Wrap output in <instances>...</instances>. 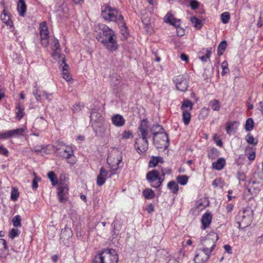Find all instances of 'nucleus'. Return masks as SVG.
Segmentation results:
<instances>
[{"mask_svg": "<svg viewBox=\"0 0 263 263\" xmlns=\"http://www.w3.org/2000/svg\"><path fill=\"white\" fill-rule=\"evenodd\" d=\"M96 38L110 51L117 49L118 44L116 41L114 32L103 24H98L94 26Z\"/></svg>", "mask_w": 263, "mask_h": 263, "instance_id": "obj_1", "label": "nucleus"}, {"mask_svg": "<svg viewBox=\"0 0 263 263\" xmlns=\"http://www.w3.org/2000/svg\"><path fill=\"white\" fill-rule=\"evenodd\" d=\"M138 130L140 134L139 135V137L136 139L134 147L138 153L142 154L147 150L148 147L147 138L149 137V132L146 119H143L141 121Z\"/></svg>", "mask_w": 263, "mask_h": 263, "instance_id": "obj_2", "label": "nucleus"}, {"mask_svg": "<svg viewBox=\"0 0 263 263\" xmlns=\"http://www.w3.org/2000/svg\"><path fill=\"white\" fill-rule=\"evenodd\" d=\"M118 255L114 249H105L97 255L92 263H117Z\"/></svg>", "mask_w": 263, "mask_h": 263, "instance_id": "obj_3", "label": "nucleus"}, {"mask_svg": "<svg viewBox=\"0 0 263 263\" xmlns=\"http://www.w3.org/2000/svg\"><path fill=\"white\" fill-rule=\"evenodd\" d=\"M122 157H120L117 159V162H116L117 165H112L110 167V170L109 172H107L104 167H102L100 170L99 174L97 176V185L99 186H102L103 185L105 182L108 174V177L111 178L112 176L114 175L119 173V167H120L119 165L122 162Z\"/></svg>", "mask_w": 263, "mask_h": 263, "instance_id": "obj_4", "label": "nucleus"}, {"mask_svg": "<svg viewBox=\"0 0 263 263\" xmlns=\"http://www.w3.org/2000/svg\"><path fill=\"white\" fill-rule=\"evenodd\" d=\"M253 218V211L250 207L247 206L240 211L237 217L236 221L239 229H243L249 226Z\"/></svg>", "mask_w": 263, "mask_h": 263, "instance_id": "obj_5", "label": "nucleus"}, {"mask_svg": "<svg viewBox=\"0 0 263 263\" xmlns=\"http://www.w3.org/2000/svg\"><path fill=\"white\" fill-rule=\"evenodd\" d=\"M101 15L105 20L110 21L121 22L123 20V17L117 9L112 8L108 5L104 6V9L102 10Z\"/></svg>", "mask_w": 263, "mask_h": 263, "instance_id": "obj_6", "label": "nucleus"}, {"mask_svg": "<svg viewBox=\"0 0 263 263\" xmlns=\"http://www.w3.org/2000/svg\"><path fill=\"white\" fill-rule=\"evenodd\" d=\"M56 153L60 157L67 160L68 163L73 165L76 163V157L74 155L73 150L70 146H63L56 149Z\"/></svg>", "mask_w": 263, "mask_h": 263, "instance_id": "obj_7", "label": "nucleus"}, {"mask_svg": "<svg viewBox=\"0 0 263 263\" xmlns=\"http://www.w3.org/2000/svg\"><path fill=\"white\" fill-rule=\"evenodd\" d=\"M218 239V235L214 232H211L205 236L201 241L202 249L211 253L215 247V244Z\"/></svg>", "mask_w": 263, "mask_h": 263, "instance_id": "obj_8", "label": "nucleus"}, {"mask_svg": "<svg viewBox=\"0 0 263 263\" xmlns=\"http://www.w3.org/2000/svg\"><path fill=\"white\" fill-rule=\"evenodd\" d=\"M153 143L158 149L166 148L169 145V139L165 132L160 133L157 137H153Z\"/></svg>", "mask_w": 263, "mask_h": 263, "instance_id": "obj_9", "label": "nucleus"}, {"mask_svg": "<svg viewBox=\"0 0 263 263\" xmlns=\"http://www.w3.org/2000/svg\"><path fill=\"white\" fill-rule=\"evenodd\" d=\"M174 82L178 90L185 92L189 87V82L186 78L182 75H179L175 77Z\"/></svg>", "mask_w": 263, "mask_h": 263, "instance_id": "obj_10", "label": "nucleus"}, {"mask_svg": "<svg viewBox=\"0 0 263 263\" xmlns=\"http://www.w3.org/2000/svg\"><path fill=\"white\" fill-rule=\"evenodd\" d=\"M41 43L44 47H47L49 44V31L45 22L40 24Z\"/></svg>", "mask_w": 263, "mask_h": 263, "instance_id": "obj_11", "label": "nucleus"}, {"mask_svg": "<svg viewBox=\"0 0 263 263\" xmlns=\"http://www.w3.org/2000/svg\"><path fill=\"white\" fill-rule=\"evenodd\" d=\"M90 120L91 126L95 129L101 126L103 118L96 109H93L90 116Z\"/></svg>", "mask_w": 263, "mask_h": 263, "instance_id": "obj_12", "label": "nucleus"}, {"mask_svg": "<svg viewBox=\"0 0 263 263\" xmlns=\"http://www.w3.org/2000/svg\"><path fill=\"white\" fill-rule=\"evenodd\" d=\"M25 129L23 128H16L13 130H9L0 133V139H6L8 138L19 137L23 135Z\"/></svg>", "mask_w": 263, "mask_h": 263, "instance_id": "obj_13", "label": "nucleus"}, {"mask_svg": "<svg viewBox=\"0 0 263 263\" xmlns=\"http://www.w3.org/2000/svg\"><path fill=\"white\" fill-rule=\"evenodd\" d=\"M210 255L211 253L200 249L195 256L194 261L196 263H205L209 259Z\"/></svg>", "mask_w": 263, "mask_h": 263, "instance_id": "obj_14", "label": "nucleus"}, {"mask_svg": "<svg viewBox=\"0 0 263 263\" xmlns=\"http://www.w3.org/2000/svg\"><path fill=\"white\" fill-rule=\"evenodd\" d=\"M163 19L164 22L168 23L177 28L180 26V20L175 18L174 15L170 12H168L164 16Z\"/></svg>", "mask_w": 263, "mask_h": 263, "instance_id": "obj_15", "label": "nucleus"}, {"mask_svg": "<svg viewBox=\"0 0 263 263\" xmlns=\"http://www.w3.org/2000/svg\"><path fill=\"white\" fill-rule=\"evenodd\" d=\"M160 175V171L158 170H153L148 172L146 174V179L151 183L152 186V184H155L158 179V176Z\"/></svg>", "mask_w": 263, "mask_h": 263, "instance_id": "obj_16", "label": "nucleus"}, {"mask_svg": "<svg viewBox=\"0 0 263 263\" xmlns=\"http://www.w3.org/2000/svg\"><path fill=\"white\" fill-rule=\"evenodd\" d=\"M161 255L162 257L158 256V259L160 262L162 263H169L173 262V263H180L179 260H177L175 258H170V256L168 255L167 252L164 250L162 251L161 252Z\"/></svg>", "mask_w": 263, "mask_h": 263, "instance_id": "obj_17", "label": "nucleus"}, {"mask_svg": "<svg viewBox=\"0 0 263 263\" xmlns=\"http://www.w3.org/2000/svg\"><path fill=\"white\" fill-rule=\"evenodd\" d=\"M248 185L247 191L250 194H255L259 191V183L255 180H249Z\"/></svg>", "mask_w": 263, "mask_h": 263, "instance_id": "obj_18", "label": "nucleus"}, {"mask_svg": "<svg viewBox=\"0 0 263 263\" xmlns=\"http://www.w3.org/2000/svg\"><path fill=\"white\" fill-rule=\"evenodd\" d=\"M112 123L117 127L123 126L125 123V120L123 116L119 114L114 115L111 118Z\"/></svg>", "mask_w": 263, "mask_h": 263, "instance_id": "obj_19", "label": "nucleus"}, {"mask_svg": "<svg viewBox=\"0 0 263 263\" xmlns=\"http://www.w3.org/2000/svg\"><path fill=\"white\" fill-rule=\"evenodd\" d=\"M8 251L6 241L4 239H0V258H6L8 255Z\"/></svg>", "mask_w": 263, "mask_h": 263, "instance_id": "obj_20", "label": "nucleus"}, {"mask_svg": "<svg viewBox=\"0 0 263 263\" xmlns=\"http://www.w3.org/2000/svg\"><path fill=\"white\" fill-rule=\"evenodd\" d=\"M212 219V215L210 213H205L202 215L201 218V222L204 229L210 226L211 223Z\"/></svg>", "mask_w": 263, "mask_h": 263, "instance_id": "obj_21", "label": "nucleus"}, {"mask_svg": "<svg viewBox=\"0 0 263 263\" xmlns=\"http://www.w3.org/2000/svg\"><path fill=\"white\" fill-rule=\"evenodd\" d=\"M27 6L25 0H18L17 3V10L19 15L24 16L26 12Z\"/></svg>", "mask_w": 263, "mask_h": 263, "instance_id": "obj_22", "label": "nucleus"}, {"mask_svg": "<svg viewBox=\"0 0 263 263\" xmlns=\"http://www.w3.org/2000/svg\"><path fill=\"white\" fill-rule=\"evenodd\" d=\"M58 196L59 201L62 203H65L68 200V189L58 190Z\"/></svg>", "mask_w": 263, "mask_h": 263, "instance_id": "obj_23", "label": "nucleus"}, {"mask_svg": "<svg viewBox=\"0 0 263 263\" xmlns=\"http://www.w3.org/2000/svg\"><path fill=\"white\" fill-rule=\"evenodd\" d=\"M226 165V160L223 158H219L216 161L212 163V167L216 170H221Z\"/></svg>", "mask_w": 263, "mask_h": 263, "instance_id": "obj_24", "label": "nucleus"}, {"mask_svg": "<svg viewBox=\"0 0 263 263\" xmlns=\"http://www.w3.org/2000/svg\"><path fill=\"white\" fill-rule=\"evenodd\" d=\"M164 160L161 157L152 156L149 161V167H155L159 163H163Z\"/></svg>", "mask_w": 263, "mask_h": 263, "instance_id": "obj_25", "label": "nucleus"}, {"mask_svg": "<svg viewBox=\"0 0 263 263\" xmlns=\"http://www.w3.org/2000/svg\"><path fill=\"white\" fill-rule=\"evenodd\" d=\"M72 232L71 229L66 226L61 232L60 238L61 239L63 238L64 239H68L72 237Z\"/></svg>", "mask_w": 263, "mask_h": 263, "instance_id": "obj_26", "label": "nucleus"}, {"mask_svg": "<svg viewBox=\"0 0 263 263\" xmlns=\"http://www.w3.org/2000/svg\"><path fill=\"white\" fill-rule=\"evenodd\" d=\"M53 52L52 53V56L54 58L56 57H60L61 49L60 48V44L59 41L57 39H54L53 41Z\"/></svg>", "mask_w": 263, "mask_h": 263, "instance_id": "obj_27", "label": "nucleus"}, {"mask_svg": "<svg viewBox=\"0 0 263 263\" xmlns=\"http://www.w3.org/2000/svg\"><path fill=\"white\" fill-rule=\"evenodd\" d=\"M1 17L2 22L4 23L10 27L13 26V22L10 20V16L6 13L5 10H3V12L2 13Z\"/></svg>", "mask_w": 263, "mask_h": 263, "instance_id": "obj_28", "label": "nucleus"}, {"mask_svg": "<svg viewBox=\"0 0 263 263\" xmlns=\"http://www.w3.org/2000/svg\"><path fill=\"white\" fill-rule=\"evenodd\" d=\"M150 132L153 135V137H157L160 133L164 132L163 127L158 125H154L151 128Z\"/></svg>", "mask_w": 263, "mask_h": 263, "instance_id": "obj_29", "label": "nucleus"}, {"mask_svg": "<svg viewBox=\"0 0 263 263\" xmlns=\"http://www.w3.org/2000/svg\"><path fill=\"white\" fill-rule=\"evenodd\" d=\"M167 188L174 194H177L179 191V186L177 183L174 180L170 181L167 185Z\"/></svg>", "mask_w": 263, "mask_h": 263, "instance_id": "obj_30", "label": "nucleus"}, {"mask_svg": "<svg viewBox=\"0 0 263 263\" xmlns=\"http://www.w3.org/2000/svg\"><path fill=\"white\" fill-rule=\"evenodd\" d=\"M58 190L68 189L67 180L65 178L62 179V176H60V179L58 181Z\"/></svg>", "mask_w": 263, "mask_h": 263, "instance_id": "obj_31", "label": "nucleus"}, {"mask_svg": "<svg viewBox=\"0 0 263 263\" xmlns=\"http://www.w3.org/2000/svg\"><path fill=\"white\" fill-rule=\"evenodd\" d=\"M182 111L183 122L185 125H187L191 121V114L188 110H184Z\"/></svg>", "mask_w": 263, "mask_h": 263, "instance_id": "obj_32", "label": "nucleus"}, {"mask_svg": "<svg viewBox=\"0 0 263 263\" xmlns=\"http://www.w3.org/2000/svg\"><path fill=\"white\" fill-rule=\"evenodd\" d=\"M24 115V108L19 103L17 104L16 107V118L18 120H20L23 118Z\"/></svg>", "mask_w": 263, "mask_h": 263, "instance_id": "obj_33", "label": "nucleus"}, {"mask_svg": "<svg viewBox=\"0 0 263 263\" xmlns=\"http://www.w3.org/2000/svg\"><path fill=\"white\" fill-rule=\"evenodd\" d=\"M246 153L247 155L248 158L250 161H253L255 158V150L251 147H247L246 149Z\"/></svg>", "mask_w": 263, "mask_h": 263, "instance_id": "obj_34", "label": "nucleus"}, {"mask_svg": "<svg viewBox=\"0 0 263 263\" xmlns=\"http://www.w3.org/2000/svg\"><path fill=\"white\" fill-rule=\"evenodd\" d=\"M227 46V43L226 41H222L218 45L217 48V54L219 56L221 55L226 50Z\"/></svg>", "mask_w": 263, "mask_h": 263, "instance_id": "obj_35", "label": "nucleus"}, {"mask_svg": "<svg viewBox=\"0 0 263 263\" xmlns=\"http://www.w3.org/2000/svg\"><path fill=\"white\" fill-rule=\"evenodd\" d=\"M111 84L114 86H118L120 85V84L121 82V78L120 76L117 75V74H113L111 77Z\"/></svg>", "mask_w": 263, "mask_h": 263, "instance_id": "obj_36", "label": "nucleus"}, {"mask_svg": "<svg viewBox=\"0 0 263 263\" xmlns=\"http://www.w3.org/2000/svg\"><path fill=\"white\" fill-rule=\"evenodd\" d=\"M219 155V151L216 148H212L208 153V157L211 160L216 159Z\"/></svg>", "mask_w": 263, "mask_h": 263, "instance_id": "obj_37", "label": "nucleus"}, {"mask_svg": "<svg viewBox=\"0 0 263 263\" xmlns=\"http://www.w3.org/2000/svg\"><path fill=\"white\" fill-rule=\"evenodd\" d=\"M158 176V179H157V181L155 184H152V187L154 188H157L160 186L164 180V174L163 172L162 174H160Z\"/></svg>", "mask_w": 263, "mask_h": 263, "instance_id": "obj_38", "label": "nucleus"}, {"mask_svg": "<svg viewBox=\"0 0 263 263\" xmlns=\"http://www.w3.org/2000/svg\"><path fill=\"white\" fill-rule=\"evenodd\" d=\"M210 106L214 111H219L220 108V105L218 100L214 99L210 102Z\"/></svg>", "mask_w": 263, "mask_h": 263, "instance_id": "obj_39", "label": "nucleus"}, {"mask_svg": "<svg viewBox=\"0 0 263 263\" xmlns=\"http://www.w3.org/2000/svg\"><path fill=\"white\" fill-rule=\"evenodd\" d=\"M193 106V103L190 100L186 99L182 102V105L181 106V110H185V108H189V110L190 111L192 109Z\"/></svg>", "mask_w": 263, "mask_h": 263, "instance_id": "obj_40", "label": "nucleus"}, {"mask_svg": "<svg viewBox=\"0 0 263 263\" xmlns=\"http://www.w3.org/2000/svg\"><path fill=\"white\" fill-rule=\"evenodd\" d=\"M254 123L252 118H248L245 123V129L246 131H251L254 127Z\"/></svg>", "mask_w": 263, "mask_h": 263, "instance_id": "obj_41", "label": "nucleus"}, {"mask_svg": "<svg viewBox=\"0 0 263 263\" xmlns=\"http://www.w3.org/2000/svg\"><path fill=\"white\" fill-rule=\"evenodd\" d=\"M176 180L180 185H184L187 183L189 177L186 175H180L177 177Z\"/></svg>", "mask_w": 263, "mask_h": 263, "instance_id": "obj_42", "label": "nucleus"}, {"mask_svg": "<svg viewBox=\"0 0 263 263\" xmlns=\"http://www.w3.org/2000/svg\"><path fill=\"white\" fill-rule=\"evenodd\" d=\"M191 21L195 28L198 29L201 28L202 25L201 21L199 19L195 16H193L191 18Z\"/></svg>", "mask_w": 263, "mask_h": 263, "instance_id": "obj_43", "label": "nucleus"}, {"mask_svg": "<svg viewBox=\"0 0 263 263\" xmlns=\"http://www.w3.org/2000/svg\"><path fill=\"white\" fill-rule=\"evenodd\" d=\"M63 62L64 63V66L63 67V78L67 81H69L71 79L68 70L66 69V67H67L68 65L65 63L64 59L63 60Z\"/></svg>", "mask_w": 263, "mask_h": 263, "instance_id": "obj_44", "label": "nucleus"}, {"mask_svg": "<svg viewBox=\"0 0 263 263\" xmlns=\"http://www.w3.org/2000/svg\"><path fill=\"white\" fill-rule=\"evenodd\" d=\"M144 197L147 199H152L155 196L154 192L151 189H146L143 192Z\"/></svg>", "mask_w": 263, "mask_h": 263, "instance_id": "obj_45", "label": "nucleus"}, {"mask_svg": "<svg viewBox=\"0 0 263 263\" xmlns=\"http://www.w3.org/2000/svg\"><path fill=\"white\" fill-rule=\"evenodd\" d=\"M48 177L51 182L52 185L58 184L57 178L53 171H51L48 173Z\"/></svg>", "mask_w": 263, "mask_h": 263, "instance_id": "obj_46", "label": "nucleus"}, {"mask_svg": "<svg viewBox=\"0 0 263 263\" xmlns=\"http://www.w3.org/2000/svg\"><path fill=\"white\" fill-rule=\"evenodd\" d=\"M246 141L250 144L256 145L258 143V141L255 139L254 137L250 134H248L245 137Z\"/></svg>", "mask_w": 263, "mask_h": 263, "instance_id": "obj_47", "label": "nucleus"}, {"mask_svg": "<svg viewBox=\"0 0 263 263\" xmlns=\"http://www.w3.org/2000/svg\"><path fill=\"white\" fill-rule=\"evenodd\" d=\"M236 123V121L229 122L227 123L226 129L228 134L231 135V133L235 132V130L233 128V126L234 124Z\"/></svg>", "mask_w": 263, "mask_h": 263, "instance_id": "obj_48", "label": "nucleus"}, {"mask_svg": "<svg viewBox=\"0 0 263 263\" xmlns=\"http://www.w3.org/2000/svg\"><path fill=\"white\" fill-rule=\"evenodd\" d=\"M21 217L19 215L15 216L12 219L13 225L15 227H21Z\"/></svg>", "mask_w": 263, "mask_h": 263, "instance_id": "obj_49", "label": "nucleus"}, {"mask_svg": "<svg viewBox=\"0 0 263 263\" xmlns=\"http://www.w3.org/2000/svg\"><path fill=\"white\" fill-rule=\"evenodd\" d=\"M84 108V104L82 103H78L73 105L72 110L73 112L78 113Z\"/></svg>", "mask_w": 263, "mask_h": 263, "instance_id": "obj_50", "label": "nucleus"}, {"mask_svg": "<svg viewBox=\"0 0 263 263\" xmlns=\"http://www.w3.org/2000/svg\"><path fill=\"white\" fill-rule=\"evenodd\" d=\"M112 226L114 231H119L122 227V223L116 218L112 222Z\"/></svg>", "mask_w": 263, "mask_h": 263, "instance_id": "obj_51", "label": "nucleus"}, {"mask_svg": "<svg viewBox=\"0 0 263 263\" xmlns=\"http://www.w3.org/2000/svg\"><path fill=\"white\" fill-rule=\"evenodd\" d=\"M230 19V13L228 12H224L221 14V22L223 24H227Z\"/></svg>", "mask_w": 263, "mask_h": 263, "instance_id": "obj_52", "label": "nucleus"}, {"mask_svg": "<svg viewBox=\"0 0 263 263\" xmlns=\"http://www.w3.org/2000/svg\"><path fill=\"white\" fill-rule=\"evenodd\" d=\"M221 68H222V72H221V75L222 76H224L226 73L229 72V69L228 68V62L226 61H223L221 64Z\"/></svg>", "mask_w": 263, "mask_h": 263, "instance_id": "obj_53", "label": "nucleus"}, {"mask_svg": "<svg viewBox=\"0 0 263 263\" xmlns=\"http://www.w3.org/2000/svg\"><path fill=\"white\" fill-rule=\"evenodd\" d=\"M20 230L17 229H12L9 233V237L11 239H13L15 237L18 236L20 234Z\"/></svg>", "mask_w": 263, "mask_h": 263, "instance_id": "obj_54", "label": "nucleus"}, {"mask_svg": "<svg viewBox=\"0 0 263 263\" xmlns=\"http://www.w3.org/2000/svg\"><path fill=\"white\" fill-rule=\"evenodd\" d=\"M18 195H19V193L17 191V190L15 188H13L11 191V200L14 201L17 200V199L18 197Z\"/></svg>", "mask_w": 263, "mask_h": 263, "instance_id": "obj_55", "label": "nucleus"}, {"mask_svg": "<svg viewBox=\"0 0 263 263\" xmlns=\"http://www.w3.org/2000/svg\"><path fill=\"white\" fill-rule=\"evenodd\" d=\"M122 137L123 139H128L133 137V133L128 130H124L123 134H122Z\"/></svg>", "mask_w": 263, "mask_h": 263, "instance_id": "obj_56", "label": "nucleus"}, {"mask_svg": "<svg viewBox=\"0 0 263 263\" xmlns=\"http://www.w3.org/2000/svg\"><path fill=\"white\" fill-rule=\"evenodd\" d=\"M211 54V51L210 50H207L206 54L203 56L200 57L199 58L202 62H206L208 59H210Z\"/></svg>", "mask_w": 263, "mask_h": 263, "instance_id": "obj_57", "label": "nucleus"}, {"mask_svg": "<svg viewBox=\"0 0 263 263\" xmlns=\"http://www.w3.org/2000/svg\"><path fill=\"white\" fill-rule=\"evenodd\" d=\"M237 178L239 181H244L246 178L245 173L238 171L237 174Z\"/></svg>", "mask_w": 263, "mask_h": 263, "instance_id": "obj_58", "label": "nucleus"}, {"mask_svg": "<svg viewBox=\"0 0 263 263\" xmlns=\"http://www.w3.org/2000/svg\"><path fill=\"white\" fill-rule=\"evenodd\" d=\"M33 94L37 101H40L41 100V96L42 95L40 92L39 90H38L37 89H34L33 91Z\"/></svg>", "mask_w": 263, "mask_h": 263, "instance_id": "obj_59", "label": "nucleus"}, {"mask_svg": "<svg viewBox=\"0 0 263 263\" xmlns=\"http://www.w3.org/2000/svg\"><path fill=\"white\" fill-rule=\"evenodd\" d=\"M199 2L196 0H192L190 2V6L193 10H195L199 7Z\"/></svg>", "mask_w": 263, "mask_h": 263, "instance_id": "obj_60", "label": "nucleus"}, {"mask_svg": "<svg viewBox=\"0 0 263 263\" xmlns=\"http://www.w3.org/2000/svg\"><path fill=\"white\" fill-rule=\"evenodd\" d=\"M41 179L40 178H38L36 176L34 177V178L32 180V189H36L37 186V182L40 181Z\"/></svg>", "mask_w": 263, "mask_h": 263, "instance_id": "obj_61", "label": "nucleus"}, {"mask_svg": "<svg viewBox=\"0 0 263 263\" xmlns=\"http://www.w3.org/2000/svg\"><path fill=\"white\" fill-rule=\"evenodd\" d=\"M0 154H2L5 156H7L8 155V149L4 147L3 145H0Z\"/></svg>", "mask_w": 263, "mask_h": 263, "instance_id": "obj_62", "label": "nucleus"}, {"mask_svg": "<svg viewBox=\"0 0 263 263\" xmlns=\"http://www.w3.org/2000/svg\"><path fill=\"white\" fill-rule=\"evenodd\" d=\"M42 95L43 97H45L46 99L48 101H50L52 99V94L48 93L46 91H43Z\"/></svg>", "mask_w": 263, "mask_h": 263, "instance_id": "obj_63", "label": "nucleus"}, {"mask_svg": "<svg viewBox=\"0 0 263 263\" xmlns=\"http://www.w3.org/2000/svg\"><path fill=\"white\" fill-rule=\"evenodd\" d=\"M221 182V179L220 178H216L212 182V185L213 186H214L215 187L218 186L219 185V183H220Z\"/></svg>", "mask_w": 263, "mask_h": 263, "instance_id": "obj_64", "label": "nucleus"}]
</instances>
